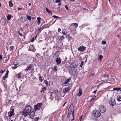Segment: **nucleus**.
Segmentation results:
<instances>
[{
    "mask_svg": "<svg viewBox=\"0 0 121 121\" xmlns=\"http://www.w3.org/2000/svg\"><path fill=\"white\" fill-rule=\"evenodd\" d=\"M4 71H5V70H1V71H0V73H4Z\"/></svg>",
    "mask_w": 121,
    "mask_h": 121,
    "instance_id": "obj_54",
    "label": "nucleus"
},
{
    "mask_svg": "<svg viewBox=\"0 0 121 121\" xmlns=\"http://www.w3.org/2000/svg\"><path fill=\"white\" fill-rule=\"evenodd\" d=\"M11 15H8L7 17V19L9 20H10L11 19Z\"/></svg>",
    "mask_w": 121,
    "mask_h": 121,
    "instance_id": "obj_30",
    "label": "nucleus"
},
{
    "mask_svg": "<svg viewBox=\"0 0 121 121\" xmlns=\"http://www.w3.org/2000/svg\"><path fill=\"white\" fill-rule=\"evenodd\" d=\"M56 94L55 92H52L50 95V99L52 100L55 95H56Z\"/></svg>",
    "mask_w": 121,
    "mask_h": 121,
    "instance_id": "obj_13",
    "label": "nucleus"
},
{
    "mask_svg": "<svg viewBox=\"0 0 121 121\" xmlns=\"http://www.w3.org/2000/svg\"><path fill=\"white\" fill-rule=\"evenodd\" d=\"M113 90H116L117 91H121V89L120 88H113Z\"/></svg>",
    "mask_w": 121,
    "mask_h": 121,
    "instance_id": "obj_20",
    "label": "nucleus"
},
{
    "mask_svg": "<svg viewBox=\"0 0 121 121\" xmlns=\"http://www.w3.org/2000/svg\"><path fill=\"white\" fill-rule=\"evenodd\" d=\"M42 105V104L41 103L38 104L34 106V109L35 110H39Z\"/></svg>",
    "mask_w": 121,
    "mask_h": 121,
    "instance_id": "obj_2",
    "label": "nucleus"
},
{
    "mask_svg": "<svg viewBox=\"0 0 121 121\" xmlns=\"http://www.w3.org/2000/svg\"><path fill=\"white\" fill-rule=\"evenodd\" d=\"M57 10L58 12H60L62 10V9L60 7H58V8Z\"/></svg>",
    "mask_w": 121,
    "mask_h": 121,
    "instance_id": "obj_32",
    "label": "nucleus"
},
{
    "mask_svg": "<svg viewBox=\"0 0 121 121\" xmlns=\"http://www.w3.org/2000/svg\"><path fill=\"white\" fill-rule=\"evenodd\" d=\"M30 113V112L27 111L24 108L22 111V114L26 117Z\"/></svg>",
    "mask_w": 121,
    "mask_h": 121,
    "instance_id": "obj_4",
    "label": "nucleus"
},
{
    "mask_svg": "<svg viewBox=\"0 0 121 121\" xmlns=\"http://www.w3.org/2000/svg\"><path fill=\"white\" fill-rule=\"evenodd\" d=\"M48 26L47 25H44L43 26L41 27L38 30V31H39V32L40 31V32H41V30L40 31V30H43L44 28H48Z\"/></svg>",
    "mask_w": 121,
    "mask_h": 121,
    "instance_id": "obj_11",
    "label": "nucleus"
},
{
    "mask_svg": "<svg viewBox=\"0 0 121 121\" xmlns=\"http://www.w3.org/2000/svg\"><path fill=\"white\" fill-rule=\"evenodd\" d=\"M86 48L85 47L83 46H81L78 48V51L81 52H84L86 50Z\"/></svg>",
    "mask_w": 121,
    "mask_h": 121,
    "instance_id": "obj_8",
    "label": "nucleus"
},
{
    "mask_svg": "<svg viewBox=\"0 0 121 121\" xmlns=\"http://www.w3.org/2000/svg\"><path fill=\"white\" fill-rule=\"evenodd\" d=\"M21 73H18V78H21Z\"/></svg>",
    "mask_w": 121,
    "mask_h": 121,
    "instance_id": "obj_31",
    "label": "nucleus"
},
{
    "mask_svg": "<svg viewBox=\"0 0 121 121\" xmlns=\"http://www.w3.org/2000/svg\"><path fill=\"white\" fill-rule=\"evenodd\" d=\"M82 90L81 89H79V93L77 95H78L79 96H81L82 94Z\"/></svg>",
    "mask_w": 121,
    "mask_h": 121,
    "instance_id": "obj_18",
    "label": "nucleus"
},
{
    "mask_svg": "<svg viewBox=\"0 0 121 121\" xmlns=\"http://www.w3.org/2000/svg\"><path fill=\"white\" fill-rule=\"evenodd\" d=\"M46 11L48 13H50L51 12V11H50L47 8H46Z\"/></svg>",
    "mask_w": 121,
    "mask_h": 121,
    "instance_id": "obj_40",
    "label": "nucleus"
},
{
    "mask_svg": "<svg viewBox=\"0 0 121 121\" xmlns=\"http://www.w3.org/2000/svg\"><path fill=\"white\" fill-rule=\"evenodd\" d=\"M35 114V112L32 111L29 114V116L30 118L33 119L34 118Z\"/></svg>",
    "mask_w": 121,
    "mask_h": 121,
    "instance_id": "obj_10",
    "label": "nucleus"
},
{
    "mask_svg": "<svg viewBox=\"0 0 121 121\" xmlns=\"http://www.w3.org/2000/svg\"><path fill=\"white\" fill-rule=\"evenodd\" d=\"M2 57L1 55H0V60L2 58Z\"/></svg>",
    "mask_w": 121,
    "mask_h": 121,
    "instance_id": "obj_63",
    "label": "nucleus"
},
{
    "mask_svg": "<svg viewBox=\"0 0 121 121\" xmlns=\"http://www.w3.org/2000/svg\"><path fill=\"white\" fill-rule=\"evenodd\" d=\"M73 25L74 26H76V28L77 27H78V24L76 23H73Z\"/></svg>",
    "mask_w": 121,
    "mask_h": 121,
    "instance_id": "obj_44",
    "label": "nucleus"
},
{
    "mask_svg": "<svg viewBox=\"0 0 121 121\" xmlns=\"http://www.w3.org/2000/svg\"><path fill=\"white\" fill-rule=\"evenodd\" d=\"M24 108L27 111L31 112L32 108L31 106L27 104L26 105L25 108Z\"/></svg>",
    "mask_w": 121,
    "mask_h": 121,
    "instance_id": "obj_6",
    "label": "nucleus"
},
{
    "mask_svg": "<svg viewBox=\"0 0 121 121\" xmlns=\"http://www.w3.org/2000/svg\"><path fill=\"white\" fill-rule=\"evenodd\" d=\"M71 79L70 78H69L67 79L65 81L64 83V84H66L67 83L69 82L70 81Z\"/></svg>",
    "mask_w": 121,
    "mask_h": 121,
    "instance_id": "obj_19",
    "label": "nucleus"
},
{
    "mask_svg": "<svg viewBox=\"0 0 121 121\" xmlns=\"http://www.w3.org/2000/svg\"><path fill=\"white\" fill-rule=\"evenodd\" d=\"M74 107L73 104H72L70 105L68 109V113H72V115L73 117V120L74 119Z\"/></svg>",
    "mask_w": 121,
    "mask_h": 121,
    "instance_id": "obj_1",
    "label": "nucleus"
},
{
    "mask_svg": "<svg viewBox=\"0 0 121 121\" xmlns=\"http://www.w3.org/2000/svg\"><path fill=\"white\" fill-rule=\"evenodd\" d=\"M26 19V18L25 17H22L21 18V19L23 22L25 21Z\"/></svg>",
    "mask_w": 121,
    "mask_h": 121,
    "instance_id": "obj_22",
    "label": "nucleus"
},
{
    "mask_svg": "<svg viewBox=\"0 0 121 121\" xmlns=\"http://www.w3.org/2000/svg\"><path fill=\"white\" fill-rule=\"evenodd\" d=\"M82 118L81 117H80L78 121H81V120L82 119Z\"/></svg>",
    "mask_w": 121,
    "mask_h": 121,
    "instance_id": "obj_50",
    "label": "nucleus"
},
{
    "mask_svg": "<svg viewBox=\"0 0 121 121\" xmlns=\"http://www.w3.org/2000/svg\"><path fill=\"white\" fill-rule=\"evenodd\" d=\"M104 78H108V76L107 75H105L104 76Z\"/></svg>",
    "mask_w": 121,
    "mask_h": 121,
    "instance_id": "obj_48",
    "label": "nucleus"
},
{
    "mask_svg": "<svg viewBox=\"0 0 121 121\" xmlns=\"http://www.w3.org/2000/svg\"><path fill=\"white\" fill-rule=\"evenodd\" d=\"M69 89L68 88H65L63 90V93L65 95L68 92H69Z\"/></svg>",
    "mask_w": 121,
    "mask_h": 121,
    "instance_id": "obj_14",
    "label": "nucleus"
},
{
    "mask_svg": "<svg viewBox=\"0 0 121 121\" xmlns=\"http://www.w3.org/2000/svg\"><path fill=\"white\" fill-rule=\"evenodd\" d=\"M95 97H96V96H93V97L91 99V101L92 100H94L95 99Z\"/></svg>",
    "mask_w": 121,
    "mask_h": 121,
    "instance_id": "obj_39",
    "label": "nucleus"
},
{
    "mask_svg": "<svg viewBox=\"0 0 121 121\" xmlns=\"http://www.w3.org/2000/svg\"><path fill=\"white\" fill-rule=\"evenodd\" d=\"M65 8H66V9L67 10H69L68 8L67 5H65Z\"/></svg>",
    "mask_w": 121,
    "mask_h": 121,
    "instance_id": "obj_52",
    "label": "nucleus"
},
{
    "mask_svg": "<svg viewBox=\"0 0 121 121\" xmlns=\"http://www.w3.org/2000/svg\"><path fill=\"white\" fill-rule=\"evenodd\" d=\"M62 33L64 35H66V34L65 32V31H62Z\"/></svg>",
    "mask_w": 121,
    "mask_h": 121,
    "instance_id": "obj_51",
    "label": "nucleus"
},
{
    "mask_svg": "<svg viewBox=\"0 0 121 121\" xmlns=\"http://www.w3.org/2000/svg\"><path fill=\"white\" fill-rule=\"evenodd\" d=\"M19 64L18 65V64H15L14 67H13V69H15L18 66H17V65H18V66H19Z\"/></svg>",
    "mask_w": 121,
    "mask_h": 121,
    "instance_id": "obj_29",
    "label": "nucleus"
},
{
    "mask_svg": "<svg viewBox=\"0 0 121 121\" xmlns=\"http://www.w3.org/2000/svg\"><path fill=\"white\" fill-rule=\"evenodd\" d=\"M14 110L13 109L12 111L11 112H8V115L10 117H11L13 115V113Z\"/></svg>",
    "mask_w": 121,
    "mask_h": 121,
    "instance_id": "obj_15",
    "label": "nucleus"
},
{
    "mask_svg": "<svg viewBox=\"0 0 121 121\" xmlns=\"http://www.w3.org/2000/svg\"><path fill=\"white\" fill-rule=\"evenodd\" d=\"M117 100L119 101H121V97L119 96V97L117 99Z\"/></svg>",
    "mask_w": 121,
    "mask_h": 121,
    "instance_id": "obj_37",
    "label": "nucleus"
},
{
    "mask_svg": "<svg viewBox=\"0 0 121 121\" xmlns=\"http://www.w3.org/2000/svg\"><path fill=\"white\" fill-rule=\"evenodd\" d=\"M110 78H108L107 79H106L105 81L107 82L110 83Z\"/></svg>",
    "mask_w": 121,
    "mask_h": 121,
    "instance_id": "obj_28",
    "label": "nucleus"
},
{
    "mask_svg": "<svg viewBox=\"0 0 121 121\" xmlns=\"http://www.w3.org/2000/svg\"><path fill=\"white\" fill-rule=\"evenodd\" d=\"M94 114L95 117H98L101 115L100 113L98 111H95L93 112Z\"/></svg>",
    "mask_w": 121,
    "mask_h": 121,
    "instance_id": "obj_7",
    "label": "nucleus"
},
{
    "mask_svg": "<svg viewBox=\"0 0 121 121\" xmlns=\"http://www.w3.org/2000/svg\"><path fill=\"white\" fill-rule=\"evenodd\" d=\"M19 35L20 36H22V33H20V32H19Z\"/></svg>",
    "mask_w": 121,
    "mask_h": 121,
    "instance_id": "obj_57",
    "label": "nucleus"
},
{
    "mask_svg": "<svg viewBox=\"0 0 121 121\" xmlns=\"http://www.w3.org/2000/svg\"><path fill=\"white\" fill-rule=\"evenodd\" d=\"M32 68V65H30L29 67L27 66L26 68L25 69V71H27L30 70Z\"/></svg>",
    "mask_w": 121,
    "mask_h": 121,
    "instance_id": "obj_17",
    "label": "nucleus"
},
{
    "mask_svg": "<svg viewBox=\"0 0 121 121\" xmlns=\"http://www.w3.org/2000/svg\"><path fill=\"white\" fill-rule=\"evenodd\" d=\"M13 48V46H11L9 47L10 49L11 50H12Z\"/></svg>",
    "mask_w": 121,
    "mask_h": 121,
    "instance_id": "obj_43",
    "label": "nucleus"
},
{
    "mask_svg": "<svg viewBox=\"0 0 121 121\" xmlns=\"http://www.w3.org/2000/svg\"><path fill=\"white\" fill-rule=\"evenodd\" d=\"M41 18L40 17H38L37 18V19L38 20V21L37 22L38 24H39L40 23V20L41 19Z\"/></svg>",
    "mask_w": 121,
    "mask_h": 121,
    "instance_id": "obj_25",
    "label": "nucleus"
},
{
    "mask_svg": "<svg viewBox=\"0 0 121 121\" xmlns=\"http://www.w3.org/2000/svg\"><path fill=\"white\" fill-rule=\"evenodd\" d=\"M97 91V90H95L93 92V93H95L96 92V91Z\"/></svg>",
    "mask_w": 121,
    "mask_h": 121,
    "instance_id": "obj_58",
    "label": "nucleus"
},
{
    "mask_svg": "<svg viewBox=\"0 0 121 121\" xmlns=\"http://www.w3.org/2000/svg\"><path fill=\"white\" fill-rule=\"evenodd\" d=\"M35 38H32V39L31 40V42H34V41L35 40Z\"/></svg>",
    "mask_w": 121,
    "mask_h": 121,
    "instance_id": "obj_55",
    "label": "nucleus"
},
{
    "mask_svg": "<svg viewBox=\"0 0 121 121\" xmlns=\"http://www.w3.org/2000/svg\"><path fill=\"white\" fill-rule=\"evenodd\" d=\"M27 18L29 20H31V17L30 16L27 15Z\"/></svg>",
    "mask_w": 121,
    "mask_h": 121,
    "instance_id": "obj_34",
    "label": "nucleus"
},
{
    "mask_svg": "<svg viewBox=\"0 0 121 121\" xmlns=\"http://www.w3.org/2000/svg\"><path fill=\"white\" fill-rule=\"evenodd\" d=\"M46 88L45 87H44L42 88V90L40 91V92H44L45 90H46Z\"/></svg>",
    "mask_w": 121,
    "mask_h": 121,
    "instance_id": "obj_27",
    "label": "nucleus"
},
{
    "mask_svg": "<svg viewBox=\"0 0 121 121\" xmlns=\"http://www.w3.org/2000/svg\"><path fill=\"white\" fill-rule=\"evenodd\" d=\"M102 43L103 44H105L106 43V42L105 41H103L102 42Z\"/></svg>",
    "mask_w": 121,
    "mask_h": 121,
    "instance_id": "obj_41",
    "label": "nucleus"
},
{
    "mask_svg": "<svg viewBox=\"0 0 121 121\" xmlns=\"http://www.w3.org/2000/svg\"><path fill=\"white\" fill-rule=\"evenodd\" d=\"M44 82L46 85H47L48 84V82L47 80H44Z\"/></svg>",
    "mask_w": 121,
    "mask_h": 121,
    "instance_id": "obj_42",
    "label": "nucleus"
},
{
    "mask_svg": "<svg viewBox=\"0 0 121 121\" xmlns=\"http://www.w3.org/2000/svg\"><path fill=\"white\" fill-rule=\"evenodd\" d=\"M103 58V56L102 55H100L99 56V58L100 60V62H101L102 61V59Z\"/></svg>",
    "mask_w": 121,
    "mask_h": 121,
    "instance_id": "obj_24",
    "label": "nucleus"
},
{
    "mask_svg": "<svg viewBox=\"0 0 121 121\" xmlns=\"http://www.w3.org/2000/svg\"><path fill=\"white\" fill-rule=\"evenodd\" d=\"M84 63L83 62V61H82L81 62V64L80 65V66L81 67H82V66L83 65Z\"/></svg>",
    "mask_w": 121,
    "mask_h": 121,
    "instance_id": "obj_35",
    "label": "nucleus"
},
{
    "mask_svg": "<svg viewBox=\"0 0 121 121\" xmlns=\"http://www.w3.org/2000/svg\"><path fill=\"white\" fill-rule=\"evenodd\" d=\"M114 79L113 78L110 79V82H113L114 81Z\"/></svg>",
    "mask_w": 121,
    "mask_h": 121,
    "instance_id": "obj_36",
    "label": "nucleus"
},
{
    "mask_svg": "<svg viewBox=\"0 0 121 121\" xmlns=\"http://www.w3.org/2000/svg\"><path fill=\"white\" fill-rule=\"evenodd\" d=\"M12 0H11L9 2V6L10 7H12L13 6V4L12 3Z\"/></svg>",
    "mask_w": 121,
    "mask_h": 121,
    "instance_id": "obj_23",
    "label": "nucleus"
},
{
    "mask_svg": "<svg viewBox=\"0 0 121 121\" xmlns=\"http://www.w3.org/2000/svg\"><path fill=\"white\" fill-rule=\"evenodd\" d=\"M99 109L100 112L102 113H104L105 111V108L103 106H100Z\"/></svg>",
    "mask_w": 121,
    "mask_h": 121,
    "instance_id": "obj_9",
    "label": "nucleus"
},
{
    "mask_svg": "<svg viewBox=\"0 0 121 121\" xmlns=\"http://www.w3.org/2000/svg\"><path fill=\"white\" fill-rule=\"evenodd\" d=\"M109 103L110 105L112 106H114L116 104L115 99L112 98L109 99Z\"/></svg>",
    "mask_w": 121,
    "mask_h": 121,
    "instance_id": "obj_3",
    "label": "nucleus"
},
{
    "mask_svg": "<svg viewBox=\"0 0 121 121\" xmlns=\"http://www.w3.org/2000/svg\"><path fill=\"white\" fill-rule=\"evenodd\" d=\"M39 79L41 82H42L43 81V80L42 79V77L41 76H40L39 78Z\"/></svg>",
    "mask_w": 121,
    "mask_h": 121,
    "instance_id": "obj_33",
    "label": "nucleus"
},
{
    "mask_svg": "<svg viewBox=\"0 0 121 121\" xmlns=\"http://www.w3.org/2000/svg\"><path fill=\"white\" fill-rule=\"evenodd\" d=\"M69 72L70 74L73 76H75L77 74V72L75 70L72 69L69 70Z\"/></svg>",
    "mask_w": 121,
    "mask_h": 121,
    "instance_id": "obj_5",
    "label": "nucleus"
},
{
    "mask_svg": "<svg viewBox=\"0 0 121 121\" xmlns=\"http://www.w3.org/2000/svg\"><path fill=\"white\" fill-rule=\"evenodd\" d=\"M29 49L32 51H35V50L32 45H30Z\"/></svg>",
    "mask_w": 121,
    "mask_h": 121,
    "instance_id": "obj_16",
    "label": "nucleus"
},
{
    "mask_svg": "<svg viewBox=\"0 0 121 121\" xmlns=\"http://www.w3.org/2000/svg\"><path fill=\"white\" fill-rule=\"evenodd\" d=\"M56 61L57 63V65H59L60 64L61 60L60 58L59 57L57 58Z\"/></svg>",
    "mask_w": 121,
    "mask_h": 121,
    "instance_id": "obj_12",
    "label": "nucleus"
},
{
    "mask_svg": "<svg viewBox=\"0 0 121 121\" xmlns=\"http://www.w3.org/2000/svg\"><path fill=\"white\" fill-rule=\"evenodd\" d=\"M39 117H38L35 118L34 119V120L35 121H37L38 120H39Z\"/></svg>",
    "mask_w": 121,
    "mask_h": 121,
    "instance_id": "obj_38",
    "label": "nucleus"
},
{
    "mask_svg": "<svg viewBox=\"0 0 121 121\" xmlns=\"http://www.w3.org/2000/svg\"><path fill=\"white\" fill-rule=\"evenodd\" d=\"M53 17H54V18H57L58 17H57L55 15H54L53 16Z\"/></svg>",
    "mask_w": 121,
    "mask_h": 121,
    "instance_id": "obj_56",
    "label": "nucleus"
},
{
    "mask_svg": "<svg viewBox=\"0 0 121 121\" xmlns=\"http://www.w3.org/2000/svg\"><path fill=\"white\" fill-rule=\"evenodd\" d=\"M56 66H55L54 67V68L55 69V70L56 71H57V69H56Z\"/></svg>",
    "mask_w": 121,
    "mask_h": 121,
    "instance_id": "obj_53",
    "label": "nucleus"
},
{
    "mask_svg": "<svg viewBox=\"0 0 121 121\" xmlns=\"http://www.w3.org/2000/svg\"><path fill=\"white\" fill-rule=\"evenodd\" d=\"M76 67V66H73V67L72 69L73 70H75V68Z\"/></svg>",
    "mask_w": 121,
    "mask_h": 121,
    "instance_id": "obj_47",
    "label": "nucleus"
},
{
    "mask_svg": "<svg viewBox=\"0 0 121 121\" xmlns=\"http://www.w3.org/2000/svg\"><path fill=\"white\" fill-rule=\"evenodd\" d=\"M22 9V8H18V11H19V10H20L21 9Z\"/></svg>",
    "mask_w": 121,
    "mask_h": 121,
    "instance_id": "obj_60",
    "label": "nucleus"
},
{
    "mask_svg": "<svg viewBox=\"0 0 121 121\" xmlns=\"http://www.w3.org/2000/svg\"><path fill=\"white\" fill-rule=\"evenodd\" d=\"M95 75V73H93L91 74L90 75V76L91 77L94 76Z\"/></svg>",
    "mask_w": 121,
    "mask_h": 121,
    "instance_id": "obj_49",
    "label": "nucleus"
},
{
    "mask_svg": "<svg viewBox=\"0 0 121 121\" xmlns=\"http://www.w3.org/2000/svg\"><path fill=\"white\" fill-rule=\"evenodd\" d=\"M67 103V102H65V103L64 104H63V107H64V106H65V104H66V103Z\"/></svg>",
    "mask_w": 121,
    "mask_h": 121,
    "instance_id": "obj_64",
    "label": "nucleus"
},
{
    "mask_svg": "<svg viewBox=\"0 0 121 121\" xmlns=\"http://www.w3.org/2000/svg\"><path fill=\"white\" fill-rule=\"evenodd\" d=\"M1 22L3 24H4L6 22L5 19H2L1 20Z\"/></svg>",
    "mask_w": 121,
    "mask_h": 121,
    "instance_id": "obj_21",
    "label": "nucleus"
},
{
    "mask_svg": "<svg viewBox=\"0 0 121 121\" xmlns=\"http://www.w3.org/2000/svg\"><path fill=\"white\" fill-rule=\"evenodd\" d=\"M61 4V3L60 2H59V3L58 4V5L59 6V5H60Z\"/></svg>",
    "mask_w": 121,
    "mask_h": 121,
    "instance_id": "obj_62",
    "label": "nucleus"
},
{
    "mask_svg": "<svg viewBox=\"0 0 121 121\" xmlns=\"http://www.w3.org/2000/svg\"><path fill=\"white\" fill-rule=\"evenodd\" d=\"M72 114V113H68V115L67 116V117H69Z\"/></svg>",
    "mask_w": 121,
    "mask_h": 121,
    "instance_id": "obj_45",
    "label": "nucleus"
},
{
    "mask_svg": "<svg viewBox=\"0 0 121 121\" xmlns=\"http://www.w3.org/2000/svg\"><path fill=\"white\" fill-rule=\"evenodd\" d=\"M61 0H56V3H58L60 2Z\"/></svg>",
    "mask_w": 121,
    "mask_h": 121,
    "instance_id": "obj_46",
    "label": "nucleus"
},
{
    "mask_svg": "<svg viewBox=\"0 0 121 121\" xmlns=\"http://www.w3.org/2000/svg\"><path fill=\"white\" fill-rule=\"evenodd\" d=\"M9 72V71L8 70H7V72L6 73V74H8Z\"/></svg>",
    "mask_w": 121,
    "mask_h": 121,
    "instance_id": "obj_61",
    "label": "nucleus"
},
{
    "mask_svg": "<svg viewBox=\"0 0 121 121\" xmlns=\"http://www.w3.org/2000/svg\"><path fill=\"white\" fill-rule=\"evenodd\" d=\"M8 74H5V76L3 77V80H5V78H7L8 76Z\"/></svg>",
    "mask_w": 121,
    "mask_h": 121,
    "instance_id": "obj_26",
    "label": "nucleus"
},
{
    "mask_svg": "<svg viewBox=\"0 0 121 121\" xmlns=\"http://www.w3.org/2000/svg\"><path fill=\"white\" fill-rule=\"evenodd\" d=\"M61 31V29L60 28H59L58 29V31L59 32H60Z\"/></svg>",
    "mask_w": 121,
    "mask_h": 121,
    "instance_id": "obj_59",
    "label": "nucleus"
}]
</instances>
